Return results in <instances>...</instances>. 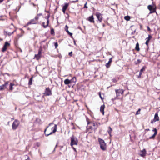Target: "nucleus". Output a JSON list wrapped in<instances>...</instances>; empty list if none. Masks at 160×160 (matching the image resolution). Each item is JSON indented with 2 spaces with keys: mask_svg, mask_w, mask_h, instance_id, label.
<instances>
[{
  "mask_svg": "<svg viewBox=\"0 0 160 160\" xmlns=\"http://www.w3.org/2000/svg\"><path fill=\"white\" fill-rule=\"evenodd\" d=\"M96 15L99 22H101L102 19V14L99 12H97L96 13Z\"/></svg>",
  "mask_w": 160,
  "mask_h": 160,
  "instance_id": "obj_11",
  "label": "nucleus"
},
{
  "mask_svg": "<svg viewBox=\"0 0 160 160\" xmlns=\"http://www.w3.org/2000/svg\"><path fill=\"white\" fill-rule=\"evenodd\" d=\"M49 22V19H47V25H46V26H44V28H46L48 26Z\"/></svg>",
  "mask_w": 160,
  "mask_h": 160,
  "instance_id": "obj_30",
  "label": "nucleus"
},
{
  "mask_svg": "<svg viewBox=\"0 0 160 160\" xmlns=\"http://www.w3.org/2000/svg\"><path fill=\"white\" fill-rule=\"evenodd\" d=\"M42 52V48L41 47L38 50V54H35L34 58H36L37 60H39L41 58V55Z\"/></svg>",
  "mask_w": 160,
  "mask_h": 160,
  "instance_id": "obj_6",
  "label": "nucleus"
},
{
  "mask_svg": "<svg viewBox=\"0 0 160 160\" xmlns=\"http://www.w3.org/2000/svg\"><path fill=\"white\" fill-rule=\"evenodd\" d=\"M46 11L47 12V13H49V11Z\"/></svg>",
  "mask_w": 160,
  "mask_h": 160,
  "instance_id": "obj_57",
  "label": "nucleus"
},
{
  "mask_svg": "<svg viewBox=\"0 0 160 160\" xmlns=\"http://www.w3.org/2000/svg\"><path fill=\"white\" fill-rule=\"evenodd\" d=\"M72 148H73V149L74 150V151H76V149H75V148H74V147H73Z\"/></svg>",
  "mask_w": 160,
  "mask_h": 160,
  "instance_id": "obj_51",
  "label": "nucleus"
},
{
  "mask_svg": "<svg viewBox=\"0 0 160 160\" xmlns=\"http://www.w3.org/2000/svg\"><path fill=\"white\" fill-rule=\"evenodd\" d=\"M10 45V43H9L8 42H5L3 48H2V52H5L7 49V47L9 46Z\"/></svg>",
  "mask_w": 160,
  "mask_h": 160,
  "instance_id": "obj_12",
  "label": "nucleus"
},
{
  "mask_svg": "<svg viewBox=\"0 0 160 160\" xmlns=\"http://www.w3.org/2000/svg\"><path fill=\"white\" fill-rule=\"evenodd\" d=\"M141 62V61L139 59H138L136 62H135L136 64H138Z\"/></svg>",
  "mask_w": 160,
  "mask_h": 160,
  "instance_id": "obj_33",
  "label": "nucleus"
},
{
  "mask_svg": "<svg viewBox=\"0 0 160 160\" xmlns=\"http://www.w3.org/2000/svg\"><path fill=\"white\" fill-rule=\"evenodd\" d=\"M78 0H76L75 1H72L71 2H78Z\"/></svg>",
  "mask_w": 160,
  "mask_h": 160,
  "instance_id": "obj_47",
  "label": "nucleus"
},
{
  "mask_svg": "<svg viewBox=\"0 0 160 160\" xmlns=\"http://www.w3.org/2000/svg\"><path fill=\"white\" fill-rule=\"evenodd\" d=\"M146 150L145 149H144L140 151L139 155L141 157H143L146 155Z\"/></svg>",
  "mask_w": 160,
  "mask_h": 160,
  "instance_id": "obj_13",
  "label": "nucleus"
},
{
  "mask_svg": "<svg viewBox=\"0 0 160 160\" xmlns=\"http://www.w3.org/2000/svg\"><path fill=\"white\" fill-rule=\"evenodd\" d=\"M68 27L67 25H66L65 28V30L68 33V34H69L70 36H72V33H71L68 30Z\"/></svg>",
  "mask_w": 160,
  "mask_h": 160,
  "instance_id": "obj_18",
  "label": "nucleus"
},
{
  "mask_svg": "<svg viewBox=\"0 0 160 160\" xmlns=\"http://www.w3.org/2000/svg\"><path fill=\"white\" fill-rule=\"evenodd\" d=\"M145 67L144 66L140 70V72H142L143 71H145Z\"/></svg>",
  "mask_w": 160,
  "mask_h": 160,
  "instance_id": "obj_34",
  "label": "nucleus"
},
{
  "mask_svg": "<svg viewBox=\"0 0 160 160\" xmlns=\"http://www.w3.org/2000/svg\"><path fill=\"white\" fill-rule=\"evenodd\" d=\"M44 94L46 96L51 95L52 93L51 90L49 88H46Z\"/></svg>",
  "mask_w": 160,
  "mask_h": 160,
  "instance_id": "obj_8",
  "label": "nucleus"
},
{
  "mask_svg": "<svg viewBox=\"0 0 160 160\" xmlns=\"http://www.w3.org/2000/svg\"><path fill=\"white\" fill-rule=\"evenodd\" d=\"M55 148L53 151V152H54L55 151Z\"/></svg>",
  "mask_w": 160,
  "mask_h": 160,
  "instance_id": "obj_56",
  "label": "nucleus"
},
{
  "mask_svg": "<svg viewBox=\"0 0 160 160\" xmlns=\"http://www.w3.org/2000/svg\"><path fill=\"white\" fill-rule=\"evenodd\" d=\"M105 108V105L103 104L100 107V111L103 114H104V109Z\"/></svg>",
  "mask_w": 160,
  "mask_h": 160,
  "instance_id": "obj_22",
  "label": "nucleus"
},
{
  "mask_svg": "<svg viewBox=\"0 0 160 160\" xmlns=\"http://www.w3.org/2000/svg\"><path fill=\"white\" fill-rule=\"evenodd\" d=\"M50 33L51 35H54L55 32L54 31L53 28H52L51 29Z\"/></svg>",
  "mask_w": 160,
  "mask_h": 160,
  "instance_id": "obj_31",
  "label": "nucleus"
},
{
  "mask_svg": "<svg viewBox=\"0 0 160 160\" xmlns=\"http://www.w3.org/2000/svg\"><path fill=\"white\" fill-rule=\"evenodd\" d=\"M64 83L65 84L68 85L71 83V81L68 79H67L64 81Z\"/></svg>",
  "mask_w": 160,
  "mask_h": 160,
  "instance_id": "obj_23",
  "label": "nucleus"
},
{
  "mask_svg": "<svg viewBox=\"0 0 160 160\" xmlns=\"http://www.w3.org/2000/svg\"><path fill=\"white\" fill-rule=\"evenodd\" d=\"M15 85V84L12 82H11L10 83L9 86V90L10 92H12L13 89V86Z\"/></svg>",
  "mask_w": 160,
  "mask_h": 160,
  "instance_id": "obj_21",
  "label": "nucleus"
},
{
  "mask_svg": "<svg viewBox=\"0 0 160 160\" xmlns=\"http://www.w3.org/2000/svg\"><path fill=\"white\" fill-rule=\"evenodd\" d=\"M151 123H153V121H152L151 122Z\"/></svg>",
  "mask_w": 160,
  "mask_h": 160,
  "instance_id": "obj_60",
  "label": "nucleus"
},
{
  "mask_svg": "<svg viewBox=\"0 0 160 160\" xmlns=\"http://www.w3.org/2000/svg\"><path fill=\"white\" fill-rule=\"evenodd\" d=\"M14 118H12V120H14Z\"/></svg>",
  "mask_w": 160,
  "mask_h": 160,
  "instance_id": "obj_59",
  "label": "nucleus"
},
{
  "mask_svg": "<svg viewBox=\"0 0 160 160\" xmlns=\"http://www.w3.org/2000/svg\"><path fill=\"white\" fill-rule=\"evenodd\" d=\"M8 84V82L7 81L5 82L4 84L0 86V91H2L7 88V86Z\"/></svg>",
  "mask_w": 160,
  "mask_h": 160,
  "instance_id": "obj_9",
  "label": "nucleus"
},
{
  "mask_svg": "<svg viewBox=\"0 0 160 160\" xmlns=\"http://www.w3.org/2000/svg\"><path fill=\"white\" fill-rule=\"evenodd\" d=\"M98 141L99 142L100 148L104 150L106 149V144L105 143L104 141L103 140L98 138Z\"/></svg>",
  "mask_w": 160,
  "mask_h": 160,
  "instance_id": "obj_3",
  "label": "nucleus"
},
{
  "mask_svg": "<svg viewBox=\"0 0 160 160\" xmlns=\"http://www.w3.org/2000/svg\"><path fill=\"white\" fill-rule=\"evenodd\" d=\"M149 42V41L147 40V41L145 42V44H146V45H147V46H148Z\"/></svg>",
  "mask_w": 160,
  "mask_h": 160,
  "instance_id": "obj_42",
  "label": "nucleus"
},
{
  "mask_svg": "<svg viewBox=\"0 0 160 160\" xmlns=\"http://www.w3.org/2000/svg\"><path fill=\"white\" fill-rule=\"evenodd\" d=\"M50 17V15L49 14H48V16L45 17L46 19H49V18Z\"/></svg>",
  "mask_w": 160,
  "mask_h": 160,
  "instance_id": "obj_37",
  "label": "nucleus"
},
{
  "mask_svg": "<svg viewBox=\"0 0 160 160\" xmlns=\"http://www.w3.org/2000/svg\"><path fill=\"white\" fill-rule=\"evenodd\" d=\"M53 124V122L50 123L49 124L48 126L46 127V128L45 129L44 131V132L45 134V135L46 136L48 137L49 135H51V134H52L53 133L57 131V125L56 124H55L54 125V127H52V130L53 129L52 132H50L49 133H46V131L47 129L48 128L49 126H51V125H52Z\"/></svg>",
  "mask_w": 160,
  "mask_h": 160,
  "instance_id": "obj_2",
  "label": "nucleus"
},
{
  "mask_svg": "<svg viewBox=\"0 0 160 160\" xmlns=\"http://www.w3.org/2000/svg\"><path fill=\"white\" fill-rule=\"evenodd\" d=\"M112 128H111V127H109L108 129V133L109 134V135H110V136H111V132H112Z\"/></svg>",
  "mask_w": 160,
  "mask_h": 160,
  "instance_id": "obj_24",
  "label": "nucleus"
},
{
  "mask_svg": "<svg viewBox=\"0 0 160 160\" xmlns=\"http://www.w3.org/2000/svg\"><path fill=\"white\" fill-rule=\"evenodd\" d=\"M21 122H22V120H21Z\"/></svg>",
  "mask_w": 160,
  "mask_h": 160,
  "instance_id": "obj_61",
  "label": "nucleus"
},
{
  "mask_svg": "<svg viewBox=\"0 0 160 160\" xmlns=\"http://www.w3.org/2000/svg\"><path fill=\"white\" fill-rule=\"evenodd\" d=\"M45 22H42V26L43 27V28H44V26H46V25H45Z\"/></svg>",
  "mask_w": 160,
  "mask_h": 160,
  "instance_id": "obj_46",
  "label": "nucleus"
},
{
  "mask_svg": "<svg viewBox=\"0 0 160 160\" xmlns=\"http://www.w3.org/2000/svg\"><path fill=\"white\" fill-rule=\"evenodd\" d=\"M153 131L154 132V134L151 136L149 137V138L150 139H153L154 138L155 136L157 134V130L156 128L154 129Z\"/></svg>",
  "mask_w": 160,
  "mask_h": 160,
  "instance_id": "obj_16",
  "label": "nucleus"
},
{
  "mask_svg": "<svg viewBox=\"0 0 160 160\" xmlns=\"http://www.w3.org/2000/svg\"><path fill=\"white\" fill-rule=\"evenodd\" d=\"M54 46L55 47V48H57L58 46V44L57 42H54Z\"/></svg>",
  "mask_w": 160,
  "mask_h": 160,
  "instance_id": "obj_36",
  "label": "nucleus"
},
{
  "mask_svg": "<svg viewBox=\"0 0 160 160\" xmlns=\"http://www.w3.org/2000/svg\"><path fill=\"white\" fill-rule=\"evenodd\" d=\"M87 20L90 21L91 22H94V18L93 17V16L92 15L89 17H88V18Z\"/></svg>",
  "mask_w": 160,
  "mask_h": 160,
  "instance_id": "obj_19",
  "label": "nucleus"
},
{
  "mask_svg": "<svg viewBox=\"0 0 160 160\" xmlns=\"http://www.w3.org/2000/svg\"><path fill=\"white\" fill-rule=\"evenodd\" d=\"M148 9L150 11V13H153L156 12V7H154L153 6L149 5L148 7Z\"/></svg>",
  "mask_w": 160,
  "mask_h": 160,
  "instance_id": "obj_7",
  "label": "nucleus"
},
{
  "mask_svg": "<svg viewBox=\"0 0 160 160\" xmlns=\"http://www.w3.org/2000/svg\"><path fill=\"white\" fill-rule=\"evenodd\" d=\"M130 19V17L128 16H126L124 17V19L127 21H129Z\"/></svg>",
  "mask_w": 160,
  "mask_h": 160,
  "instance_id": "obj_29",
  "label": "nucleus"
},
{
  "mask_svg": "<svg viewBox=\"0 0 160 160\" xmlns=\"http://www.w3.org/2000/svg\"><path fill=\"white\" fill-rule=\"evenodd\" d=\"M112 61V58H111L109 59L108 62L106 64L105 66L107 68H108L110 67Z\"/></svg>",
  "mask_w": 160,
  "mask_h": 160,
  "instance_id": "obj_15",
  "label": "nucleus"
},
{
  "mask_svg": "<svg viewBox=\"0 0 160 160\" xmlns=\"http://www.w3.org/2000/svg\"><path fill=\"white\" fill-rule=\"evenodd\" d=\"M25 160H30V159L28 157L27 159H25Z\"/></svg>",
  "mask_w": 160,
  "mask_h": 160,
  "instance_id": "obj_49",
  "label": "nucleus"
},
{
  "mask_svg": "<svg viewBox=\"0 0 160 160\" xmlns=\"http://www.w3.org/2000/svg\"><path fill=\"white\" fill-rule=\"evenodd\" d=\"M70 81H71V83L72 82H76V78L75 77H74Z\"/></svg>",
  "mask_w": 160,
  "mask_h": 160,
  "instance_id": "obj_28",
  "label": "nucleus"
},
{
  "mask_svg": "<svg viewBox=\"0 0 160 160\" xmlns=\"http://www.w3.org/2000/svg\"><path fill=\"white\" fill-rule=\"evenodd\" d=\"M152 38V36L150 35H149L148 37V38H146V39L147 40H148V41H150Z\"/></svg>",
  "mask_w": 160,
  "mask_h": 160,
  "instance_id": "obj_32",
  "label": "nucleus"
},
{
  "mask_svg": "<svg viewBox=\"0 0 160 160\" xmlns=\"http://www.w3.org/2000/svg\"><path fill=\"white\" fill-rule=\"evenodd\" d=\"M39 18V16H38L37 15L35 17V18L34 19L37 21V20Z\"/></svg>",
  "mask_w": 160,
  "mask_h": 160,
  "instance_id": "obj_38",
  "label": "nucleus"
},
{
  "mask_svg": "<svg viewBox=\"0 0 160 160\" xmlns=\"http://www.w3.org/2000/svg\"><path fill=\"white\" fill-rule=\"evenodd\" d=\"M141 76H140V75L139 74V75L138 76V78H141Z\"/></svg>",
  "mask_w": 160,
  "mask_h": 160,
  "instance_id": "obj_54",
  "label": "nucleus"
},
{
  "mask_svg": "<svg viewBox=\"0 0 160 160\" xmlns=\"http://www.w3.org/2000/svg\"><path fill=\"white\" fill-rule=\"evenodd\" d=\"M124 90L123 89H116L115 92L116 93L117 97L120 96V94H122L123 93Z\"/></svg>",
  "mask_w": 160,
  "mask_h": 160,
  "instance_id": "obj_10",
  "label": "nucleus"
},
{
  "mask_svg": "<svg viewBox=\"0 0 160 160\" xmlns=\"http://www.w3.org/2000/svg\"><path fill=\"white\" fill-rule=\"evenodd\" d=\"M37 15L38 16H39V17L40 16L42 15V14L40 13H39V14H38Z\"/></svg>",
  "mask_w": 160,
  "mask_h": 160,
  "instance_id": "obj_44",
  "label": "nucleus"
},
{
  "mask_svg": "<svg viewBox=\"0 0 160 160\" xmlns=\"http://www.w3.org/2000/svg\"><path fill=\"white\" fill-rule=\"evenodd\" d=\"M159 120V117L158 113H156L154 115V118L153 119V121L155 122L157 121H158Z\"/></svg>",
  "mask_w": 160,
  "mask_h": 160,
  "instance_id": "obj_20",
  "label": "nucleus"
},
{
  "mask_svg": "<svg viewBox=\"0 0 160 160\" xmlns=\"http://www.w3.org/2000/svg\"><path fill=\"white\" fill-rule=\"evenodd\" d=\"M99 97H100V98L102 99V100L103 99V98H102V96H101V93L100 92H99Z\"/></svg>",
  "mask_w": 160,
  "mask_h": 160,
  "instance_id": "obj_43",
  "label": "nucleus"
},
{
  "mask_svg": "<svg viewBox=\"0 0 160 160\" xmlns=\"http://www.w3.org/2000/svg\"><path fill=\"white\" fill-rule=\"evenodd\" d=\"M141 109H139L136 112V115H138L140 113V111Z\"/></svg>",
  "mask_w": 160,
  "mask_h": 160,
  "instance_id": "obj_35",
  "label": "nucleus"
},
{
  "mask_svg": "<svg viewBox=\"0 0 160 160\" xmlns=\"http://www.w3.org/2000/svg\"><path fill=\"white\" fill-rule=\"evenodd\" d=\"M19 124V121L17 119H15V121L13 122L12 125V129L13 130H16Z\"/></svg>",
  "mask_w": 160,
  "mask_h": 160,
  "instance_id": "obj_5",
  "label": "nucleus"
},
{
  "mask_svg": "<svg viewBox=\"0 0 160 160\" xmlns=\"http://www.w3.org/2000/svg\"><path fill=\"white\" fill-rule=\"evenodd\" d=\"M135 49L136 51H138L140 50L139 44L138 42H137L136 44Z\"/></svg>",
  "mask_w": 160,
  "mask_h": 160,
  "instance_id": "obj_25",
  "label": "nucleus"
},
{
  "mask_svg": "<svg viewBox=\"0 0 160 160\" xmlns=\"http://www.w3.org/2000/svg\"><path fill=\"white\" fill-rule=\"evenodd\" d=\"M87 2H86L84 5V8H88V7L87 6Z\"/></svg>",
  "mask_w": 160,
  "mask_h": 160,
  "instance_id": "obj_40",
  "label": "nucleus"
},
{
  "mask_svg": "<svg viewBox=\"0 0 160 160\" xmlns=\"http://www.w3.org/2000/svg\"><path fill=\"white\" fill-rule=\"evenodd\" d=\"M3 1V0H0V3L2 2Z\"/></svg>",
  "mask_w": 160,
  "mask_h": 160,
  "instance_id": "obj_53",
  "label": "nucleus"
},
{
  "mask_svg": "<svg viewBox=\"0 0 160 160\" xmlns=\"http://www.w3.org/2000/svg\"><path fill=\"white\" fill-rule=\"evenodd\" d=\"M37 21L34 18L33 19L31 20L29 22H28L27 25L28 26L30 24H36L37 23Z\"/></svg>",
  "mask_w": 160,
  "mask_h": 160,
  "instance_id": "obj_14",
  "label": "nucleus"
},
{
  "mask_svg": "<svg viewBox=\"0 0 160 160\" xmlns=\"http://www.w3.org/2000/svg\"><path fill=\"white\" fill-rule=\"evenodd\" d=\"M46 39L44 40L43 41H41V43H42V42H46Z\"/></svg>",
  "mask_w": 160,
  "mask_h": 160,
  "instance_id": "obj_48",
  "label": "nucleus"
},
{
  "mask_svg": "<svg viewBox=\"0 0 160 160\" xmlns=\"http://www.w3.org/2000/svg\"><path fill=\"white\" fill-rule=\"evenodd\" d=\"M99 125H100V123L94 121L88 122L87 128L88 129H91V130L95 131L97 129Z\"/></svg>",
  "mask_w": 160,
  "mask_h": 160,
  "instance_id": "obj_1",
  "label": "nucleus"
},
{
  "mask_svg": "<svg viewBox=\"0 0 160 160\" xmlns=\"http://www.w3.org/2000/svg\"><path fill=\"white\" fill-rule=\"evenodd\" d=\"M68 3H65V5L64 6H63L62 8V12H63L64 13H65V11L67 9L68 6Z\"/></svg>",
  "mask_w": 160,
  "mask_h": 160,
  "instance_id": "obj_17",
  "label": "nucleus"
},
{
  "mask_svg": "<svg viewBox=\"0 0 160 160\" xmlns=\"http://www.w3.org/2000/svg\"><path fill=\"white\" fill-rule=\"evenodd\" d=\"M58 57L59 58H61L62 57V56L61 55H59Z\"/></svg>",
  "mask_w": 160,
  "mask_h": 160,
  "instance_id": "obj_52",
  "label": "nucleus"
},
{
  "mask_svg": "<svg viewBox=\"0 0 160 160\" xmlns=\"http://www.w3.org/2000/svg\"><path fill=\"white\" fill-rule=\"evenodd\" d=\"M7 75H8V73H6Z\"/></svg>",
  "mask_w": 160,
  "mask_h": 160,
  "instance_id": "obj_62",
  "label": "nucleus"
},
{
  "mask_svg": "<svg viewBox=\"0 0 160 160\" xmlns=\"http://www.w3.org/2000/svg\"><path fill=\"white\" fill-rule=\"evenodd\" d=\"M32 79H33V77H32L29 79V82H28V85H31L32 84Z\"/></svg>",
  "mask_w": 160,
  "mask_h": 160,
  "instance_id": "obj_27",
  "label": "nucleus"
},
{
  "mask_svg": "<svg viewBox=\"0 0 160 160\" xmlns=\"http://www.w3.org/2000/svg\"><path fill=\"white\" fill-rule=\"evenodd\" d=\"M71 141L70 145L71 146H72L73 145H77V144L78 142L77 139L73 136H72L71 137Z\"/></svg>",
  "mask_w": 160,
  "mask_h": 160,
  "instance_id": "obj_4",
  "label": "nucleus"
},
{
  "mask_svg": "<svg viewBox=\"0 0 160 160\" xmlns=\"http://www.w3.org/2000/svg\"><path fill=\"white\" fill-rule=\"evenodd\" d=\"M72 52H71L69 53L68 55L69 56H70V57H72Z\"/></svg>",
  "mask_w": 160,
  "mask_h": 160,
  "instance_id": "obj_39",
  "label": "nucleus"
},
{
  "mask_svg": "<svg viewBox=\"0 0 160 160\" xmlns=\"http://www.w3.org/2000/svg\"><path fill=\"white\" fill-rule=\"evenodd\" d=\"M57 144L55 146V148H56L57 147Z\"/></svg>",
  "mask_w": 160,
  "mask_h": 160,
  "instance_id": "obj_55",
  "label": "nucleus"
},
{
  "mask_svg": "<svg viewBox=\"0 0 160 160\" xmlns=\"http://www.w3.org/2000/svg\"><path fill=\"white\" fill-rule=\"evenodd\" d=\"M16 30H15L13 31L12 32H8V31H6V32H6V33L7 34V35H8L9 36H10Z\"/></svg>",
  "mask_w": 160,
  "mask_h": 160,
  "instance_id": "obj_26",
  "label": "nucleus"
},
{
  "mask_svg": "<svg viewBox=\"0 0 160 160\" xmlns=\"http://www.w3.org/2000/svg\"><path fill=\"white\" fill-rule=\"evenodd\" d=\"M112 81L113 82H117V80H116V79H114V78L112 79Z\"/></svg>",
  "mask_w": 160,
  "mask_h": 160,
  "instance_id": "obj_41",
  "label": "nucleus"
},
{
  "mask_svg": "<svg viewBox=\"0 0 160 160\" xmlns=\"http://www.w3.org/2000/svg\"><path fill=\"white\" fill-rule=\"evenodd\" d=\"M142 72H140V71L139 75H140V76H141L142 75Z\"/></svg>",
  "mask_w": 160,
  "mask_h": 160,
  "instance_id": "obj_50",
  "label": "nucleus"
},
{
  "mask_svg": "<svg viewBox=\"0 0 160 160\" xmlns=\"http://www.w3.org/2000/svg\"><path fill=\"white\" fill-rule=\"evenodd\" d=\"M103 27H104L105 26V25L104 24H103Z\"/></svg>",
  "mask_w": 160,
  "mask_h": 160,
  "instance_id": "obj_58",
  "label": "nucleus"
},
{
  "mask_svg": "<svg viewBox=\"0 0 160 160\" xmlns=\"http://www.w3.org/2000/svg\"><path fill=\"white\" fill-rule=\"evenodd\" d=\"M147 29H148V31H151V29H150L149 27H148V26L147 27Z\"/></svg>",
  "mask_w": 160,
  "mask_h": 160,
  "instance_id": "obj_45",
  "label": "nucleus"
}]
</instances>
